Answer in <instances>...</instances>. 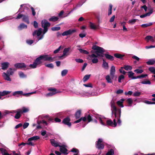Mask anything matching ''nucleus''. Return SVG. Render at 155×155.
Segmentation results:
<instances>
[{
    "label": "nucleus",
    "instance_id": "obj_9",
    "mask_svg": "<svg viewBox=\"0 0 155 155\" xmlns=\"http://www.w3.org/2000/svg\"><path fill=\"white\" fill-rule=\"evenodd\" d=\"M71 119L68 117L65 118L62 120V123L69 127H71V123L70 122Z\"/></svg>",
    "mask_w": 155,
    "mask_h": 155
},
{
    "label": "nucleus",
    "instance_id": "obj_11",
    "mask_svg": "<svg viewBox=\"0 0 155 155\" xmlns=\"http://www.w3.org/2000/svg\"><path fill=\"white\" fill-rule=\"evenodd\" d=\"M41 27L43 28H48L50 26L51 24L46 20H42L41 21Z\"/></svg>",
    "mask_w": 155,
    "mask_h": 155
},
{
    "label": "nucleus",
    "instance_id": "obj_54",
    "mask_svg": "<svg viewBox=\"0 0 155 155\" xmlns=\"http://www.w3.org/2000/svg\"><path fill=\"white\" fill-rule=\"evenodd\" d=\"M68 71L65 69L63 70L61 72V75L62 76H65L68 73Z\"/></svg>",
    "mask_w": 155,
    "mask_h": 155
},
{
    "label": "nucleus",
    "instance_id": "obj_4",
    "mask_svg": "<svg viewBox=\"0 0 155 155\" xmlns=\"http://www.w3.org/2000/svg\"><path fill=\"white\" fill-rule=\"evenodd\" d=\"M14 66L16 68L23 69L24 70L29 69L28 67L24 63L15 64L14 65Z\"/></svg>",
    "mask_w": 155,
    "mask_h": 155
},
{
    "label": "nucleus",
    "instance_id": "obj_15",
    "mask_svg": "<svg viewBox=\"0 0 155 155\" xmlns=\"http://www.w3.org/2000/svg\"><path fill=\"white\" fill-rule=\"evenodd\" d=\"M9 63L8 62H4L1 64L2 69L3 70H6L8 67Z\"/></svg>",
    "mask_w": 155,
    "mask_h": 155
},
{
    "label": "nucleus",
    "instance_id": "obj_58",
    "mask_svg": "<svg viewBox=\"0 0 155 155\" xmlns=\"http://www.w3.org/2000/svg\"><path fill=\"white\" fill-rule=\"evenodd\" d=\"M124 78V76L123 75H120L118 77V81L119 82H121V80Z\"/></svg>",
    "mask_w": 155,
    "mask_h": 155
},
{
    "label": "nucleus",
    "instance_id": "obj_36",
    "mask_svg": "<svg viewBox=\"0 0 155 155\" xmlns=\"http://www.w3.org/2000/svg\"><path fill=\"white\" fill-rule=\"evenodd\" d=\"M124 99H122L120 101H118L117 102V104L119 106L121 107H124V106L123 104Z\"/></svg>",
    "mask_w": 155,
    "mask_h": 155
},
{
    "label": "nucleus",
    "instance_id": "obj_46",
    "mask_svg": "<svg viewBox=\"0 0 155 155\" xmlns=\"http://www.w3.org/2000/svg\"><path fill=\"white\" fill-rule=\"evenodd\" d=\"M145 39L146 40H147L148 41L149 40H150L152 41H153V37H152L151 36H150V35L147 36L145 37Z\"/></svg>",
    "mask_w": 155,
    "mask_h": 155
},
{
    "label": "nucleus",
    "instance_id": "obj_17",
    "mask_svg": "<svg viewBox=\"0 0 155 155\" xmlns=\"http://www.w3.org/2000/svg\"><path fill=\"white\" fill-rule=\"evenodd\" d=\"M48 91L56 94L57 93H59L61 92V91H59V90H57L56 88H52V87H50L48 89Z\"/></svg>",
    "mask_w": 155,
    "mask_h": 155
},
{
    "label": "nucleus",
    "instance_id": "obj_57",
    "mask_svg": "<svg viewBox=\"0 0 155 155\" xmlns=\"http://www.w3.org/2000/svg\"><path fill=\"white\" fill-rule=\"evenodd\" d=\"M134 71L137 74H141L143 72V71L142 69H137L135 70Z\"/></svg>",
    "mask_w": 155,
    "mask_h": 155
},
{
    "label": "nucleus",
    "instance_id": "obj_52",
    "mask_svg": "<svg viewBox=\"0 0 155 155\" xmlns=\"http://www.w3.org/2000/svg\"><path fill=\"white\" fill-rule=\"evenodd\" d=\"M45 65L46 67L50 68H53L54 67V65L52 63H50L48 64H45Z\"/></svg>",
    "mask_w": 155,
    "mask_h": 155
},
{
    "label": "nucleus",
    "instance_id": "obj_27",
    "mask_svg": "<svg viewBox=\"0 0 155 155\" xmlns=\"http://www.w3.org/2000/svg\"><path fill=\"white\" fill-rule=\"evenodd\" d=\"M11 93V91H4L2 92H0V99L1 96H3L9 94Z\"/></svg>",
    "mask_w": 155,
    "mask_h": 155
},
{
    "label": "nucleus",
    "instance_id": "obj_62",
    "mask_svg": "<svg viewBox=\"0 0 155 155\" xmlns=\"http://www.w3.org/2000/svg\"><path fill=\"white\" fill-rule=\"evenodd\" d=\"M0 151L1 152L2 154H3L7 153V150L5 149L2 148H0Z\"/></svg>",
    "mask_w": 155,
    "mask_h": 155
},
{
    "label": "nucleus",
    "instance_id": "obj_59",
    "mask_svg": "<svg viewBox=\"0 0 155 155\" xmlns=\"http://www.w3.org/2000/svg\"><path fill=\"white\" fill-rule=\"evenodd\" d=\"M124 68L123 67H121L119 69V71L120 73L125 74L126 73V72L123 70Z\"/></svg>",
    "mask_w": 155,
    "mask_h": 155
},
{
    "label": "nucleus",
    "instance_id": "obj_21",
    "mask_svg": "<svg viewBox=\"0 0 155 155\" xmlns=\"http://www.w3.org/2000/svg\"><path fill=\"white\" fill-rule=\"evenodd\" d=\"M104 55H105L106 58L108 60L111 61H113L114 60V57L110 54H104Z\"/></svg>",
    "mask_w": 155,
    "mask_h": 155
},
{
    "label": "nucleus",
    "instance_id": "obj_28",
    "mask_svg": "<svg viewBox=\"0 0 155 155\" xmlns=\"http://www.w3.org/2000/svg\"><path fill=\"white\" fill-rule=\"evenodd\" d=\"M40 137L38 136H34L28 139V141H31L32 140H35L39 139Z\"/></svg>",
    "mask_w": 155,
    "mask_h": 155
},
{
    "label": "nucleus",
    "instance_id": "obj_26",
    "mask_svg": "<svg viewBox=\"0 0 155 155\" xmlns=\"http://www.w3.org/2000/svg\"><path fill=\"white\" fill-rule=\"evenodd\" d=\"M153 12V10L151 9L150 11L149 12L146 13V14H144L140 15V17L141 18H144L146 16H150V15Z\"/></svg>",
    "mask_w": 155,
    "mask_h": 155
},
{
    "label": "nucleus",
    "instance_id": "obj_19",
    "mask_svg": "<svg viewBox=\"0 0 155 155\" xmlns=\"http://www.w3.org/2000/svg\"><path fill=\"white\" fill-rule=\"evenodd\" d=\"M42 28H40L37 30L35 31L33 33V35L35 36L37 35V36H39L42 33Z\"/></svg>",
    "mask_w": 155,
    "mask_h": 155
},
{
    "label": "nucleus",
    "instance_id": "obj_1",
    "mask_svg": "<svg viewBox=\"0 0 155 155\" xmlns=\"http://www.w3.org/2000/svg\"><path fill=\"white\" fill-rule=\"evenodd\" d=\"M92 49L96 50L94 52L91 51L92 53H94V54H89L88 56L91 58H94L92 60V62L94 64L97 63L98 61V59L97 58L99 57H104V53L105 52V50L102 48L94 45L92 47Z\"/></svg>",
    "mask_w": 155,
    "mask_h": 155
},
{
    "label": "nucleus",
    "instance_id": "obj_29",
    "mask_svg": "<svg viewBox=\"0 0 155 155\" xmlns=\"http://www.w3.org/2000/svg\"><path fill=\"white\" fill-rule=\"evenodd\" d=\"M81 111L80 110H78L75 114V117L76 119L79 118L81 117Z\"/></svg>",
    "mask_w": 155,
    "mask_h": 155
},
{
    "label": "nucleus",
    "instance_id": "obj_60",
    "mask_svg": "<svg viewBox=\"0 0 155 155\" xmlns=\"http://www.w3.org/2000/svg\"><path fill=\"white\" fill-rule=\"evenodd\" d=\"M141 93L138 91L135 92L133 94V96L134 97H139L140 96Z\"/></svg>",
    "mask_w": 155,
    "mask_h": 155
},
{
    "label": "nucleus",
    "instance_id": "obj_12",
    "mask_svg": "<svg viewBox=\"0 0 155 155\" xmlns=\"http://www.w3.org/2000/svg\"><path fill=\"white\" fill-rule=\"evenodd\" d=\"M76 31L75 29H69L68 31H64L62 34V35L63 36L69 35L76 32Z\"/></svg>",
    "mask_w": 155,
    "mask_h": 155
},
{
    "label": "nucleus",
    "instance_id": "obj_16",
    "mask_svg": "<svg viewBox=\"0 0 155 155\" xmlns=\"http://www.w3.org/2000/svg\"><path fill=\"white\" fill-rule=\"evenodd\" d=\"M70 49L71 48L70 47L65 48L63 51V55L61 56H59V58H61L63 56L68 55L69 54H67V53L69 52Z\"/></svg>",
    "mask_w": 155,
    "mask_h": 155
},
{
    "label": "nucleus",
    "instance_id": "obj_18",
    "mask_svg": "<svg viewBox=\"0 0 155 155\" xmlns=\"http://www.w3.org/2000/svg\"><path fill=\"white\" fill-rule=\"evenodd\" d=\"M2 76L4 79L7 81H11V79L10 77V75L7 74L5 72H3L2 74Z\"/></svg>",
    "mask_w": 155,
    "mask_h": 155
},
{
    "label": "nucleus",
    "instance_id": "obj_30",
    "mask_svg": "<svg viewBox=\"0 0 155 155\" xmlns=\"http://www.w3.org/2000/svg\"><path fill=\"white\" fill-rule=\"evenodd\" d=\"M71 152L73 153H75L74 154V155H78L79 153V150L76 148H73L71 151Z\"/></svg>",
    "mask_w": 155,
    "mask_h": 155
},
{
    "label": "nucleus",
    "instance_id": "obj_43",
    "mask_svg": "<svg viewBox=\"0 0 155 155\" xmlns=\"http://www.w3.org/2000/svg\"><path fill=\"white\" fill-rule=\"evenodd\" d=\"M152 25V23L150 22L147 24H142L141 25V26L143 28H146Z\"/></svg>",
    "mask_w": 155,
    "mask_h": 155
},
{
    "label": "nucleus",
    "instance_id": "obj_50",
    "mask_svg": "<svg viewBox=\"0 0 155 155\" xmlns=\"http://www.w3.org/2000/svg\"><path fill=\"white\" fill-rule=\"evenodd\" d=\"M86 0H81L80 2H79L76 5V7L81 6L86 1Z\"/></svg>",
    "mask_w": 155,
    "mask_h": 155
},
{
    "label": "nucleus",
    "instance_id": "obj_31",
    "mask_svg": "<svg viewBox=\"0 0 155 155\" xmlns=\"http://www.w3.org/2000/svg\"><path fill=\"white\" fill-rule=\"evenodd\" d=\"M147 64L148 65H152L155 64V60L151 59L149 60L146 62Z\"/></svg>",
    "mask_w": 155,
    "mask_h": 155
},
{
    "label": "nucleus",
    "instance_id": "obj_7",
    "mask_svg": "<svg viewBox=\"0 0 155 155\" xmlns=\"http://www.w3.org/2000/svg\"><path fill=\"white\" fill-rule=\"evenodd\" d=\"M106 126H110L113 127H115L117 125V123L115 119H114L113 122L110 119L106 121Z\"/></svg>",
    "mask_w": 155,
    "mask_h": 155
},
{
    "label": "nucleus",
    "instance_id": "obj_23",
    "mask_svg": "<svg viewBox=\"0 0 155 155\" xmlns=\"http://www.w3.org/2000/svg\"><path fill=\"white\" fill-rule=\"evenodd\" d=\"M15 113H16V114L15 116V118L16 119H19L21 117L22 114L19 109H18Z\"/></svg>",
    "mask_w": 155,
    "mask_h": 155
},
{
    "label": "nucleus",
    "instance_id": "obj_44",
    "mask_svg": "<svg viewBox=\"0 0 155 155\" xmlns=\"http://www.w3.org/2000/svg\"><path fill=\"white\" fill-rule=\"evenodd\" d=\"M148 70L152 73L155 74V68L150 67L148 68Z\"/></svg>",
    "mask_w": 155,
    "mask_h": 155
},
{
    "label": "nucleus",
    "instance_id": "obj_33",
    "mask_svg": "<svg viewBox=\"0 0 155 155\" xmlns=\"http://www.w3.org/2000/svg\"><path fill=\"white\" fill-rule=\"evenodd\" d=\"M58 19V18L57 17L53 16L49 19V20L51 21L55 22L57 21Z\"/></svg>",
    "mask_w": 155,
    "mask_h": 155
},
{
    "label": "nucleus",
    "instance_id": "obj_32",
    "mask_svg": "<svg viewBox=\"0 0 155 155\" xmlns=\"http://www.w3.org/2000/svg\"><path fill=\"white\" fill-rule=\"evenodd\" d=\"M27 28V26L26 25H25L24 23H21V24L18 27V28L20 30H21L24 28Z\"/></svg>",
    "mask_w": 155,
    "mask_h": 155
},
{
    "label": "nucleus",
    "instance_id": "obj_64",
    "mask_svg": "<svg viewBox=\"0 0 155 155\" xmlns=\"http://www.w3.org/2000/svg\"><path fill=\"white\" fill-rule=\"evenodd\" d=\"M84 86L86 87H93L92 84L91 83H88L87 84H83Z\"/></svg>",
    "mask_w": 155,
    "mask_h": 155
},
{
    "label": "nucleus",
    "instance_id": "obj_20",
    "mask_svg": "<svg viewBox=\"0 0 155 155\" xmlns=\"http://www.w3.org/2000/svg\"><path fill=\"white\" fill-rule=\"evenodd\" d=\"M102 67L105 69H108L109 68V65L108 63L104 59H103Z\"/></svg>",
    "mask_w": 155,
    "mask_h": 155
},
{
    "label": "nucleus",
    "instance_id": "obj_45",
    "mask_svg": "<svg viewBox=\"0 0 155 155\" xmlns=\"http://www.w3.org/2000/svg\"><path fill=\"white\" fill-rule=\"evenodd\" d=\"M13 73L14 72L12 71V68H9L8 70L7 71L6 74L9 75H12Z\"/></svg>",
    "mask_w": 155,
    "mask_h": 155
},
{
    "label": "nucleus",
    "instance_id": "obj_47",
    "mask_svg": "<svg viewBox=\"0 0 155 155\" xmlns=\"http://www.w3.org/2000/svg\"><path fill=\"white\" fill-rule=\"evenodd\" d=\"M114 154V150L113 149H111L107 153L106 155H113Z\"/></svg>",
    "mask_w": 155,
    "mask_h": 155
},
{
    "label": "nucleus",
    "instance_id": "obj_6",
    "mask_svg": "<svg viewBox=\"0 0 155 155\" xmlns=\"http://www.w3.org/2000/svg\"><path fill=\"white\" fill-rule=\"evenodd\" d=\"M113 114H114V117L115 119H117V123L118 125L120 126L121 125V121L120 120V118L121 114V111L119 110V111H118L117 112H114Z\"/></svg>",
    "mask_w": 155,
    "mask_h": 155
},
{
    "label": "nucleus",
    "instance_id": "obj_40",
    "mask_svg": "<svg viewBox=\"0 0 155 155\" xmlns=\"http://www.w3.org/2000/svg\"><path fill=\"white\" fill-rule=\"evenodd\" d=\"M23 93L22 91H17L14 92L13 93V96H15L17 95H22Z\"/></svg>",
    "mask_w": 155,
    "mask_h": 155
},
{
    "label": "nucleus",
    "instance_id": "obj_2",
    "mask_svg": "<svg viewBox=\"0 0 155 155\" xmlns=\"http://www.w3.org/2000/svg\"><path fill=\"white\" fill-rule=\"evenodd\" d=\"M22 18V21L27 24H29L30 21H29V17L28 15H26L19 13L17 17L16 18V19H19L21 18Z\"/></svg>",
    "mask_w": 155,
    "mask_h": 155
},
{
    "label": "nucleus",
    "instance_id": "obj_49",
    "mask_svg": "<svg viewBox=\"0 0 155 155\" xmlns=\"http://www.w3.org/2000/svg\"><path fill=\"white\" fill-rule=\"evenodd\" d=\"M37 65L36 63L34 61L33 64H30L29 67H30L31 68H35L37 67Z\"/></svg>",
    "mask_w": 155,
    "mask_h": 155
},
{
    "label": "nucleus",
    "instance_id": "obj_25",
    "mask_svg": "<svg viewBox=\"0 0 155 155\" xmlns=\"http://www.w3.org/2000/svg\"><path fill=\"white\" fill-rule=\"evenodd\" d=\"M50 141L51 143L52 146L55 147H60V146H61V145H59V144L58 142H56L55 141L54 139H51L50 140Z\"/></svg>",
    "mask_w": 155,
    "mask_h": 155
},
{
    "label": "nucleus",
    "instance_id": "obj_35",
    "mask_svg": "<svg viewBox=\"0 0 155 155\" xmlns=\"http://www.w3.org/2000/svg\"><path fill=\"white\" fill-rule=\"evenodd\" d=\"M106 80H107V82L108 83H111L112 82V78H111L110 77V76L109 75H107L105 77Z\"/></svg>",
    "mask_w": 155,
    "mask_h": 155
},
{
    "label": "nucleus",
    "instance_id": "obj_3",
    "mask_svg": "<svg viewBox=\"0 0 155 155\" xmlns=\"http://www.w3.org/2000/svg\"><path fill=\"white\" fill-rule=\"evenodd\" d=\"M115 100L113 98L110 102L111 107L112 108V109H111L112 114H113L114 112H117L119 111V110H120V111H121L120 108H117L115 106Z\"/></svg>",
    "mask_w": 155,
    "mask_h": 155
},
{
    "label": "nucleus",
    "instance_id": "obj_24",
    "mask_svg": "<svg viewBox=\"0 0 155 155\" xmlns=\"http://www.w3.org/2000/svg\"><path fill=\"white\" fill-rule=\"evenodd\" d=\"M42 60L40 56L37 58L34 61L37 64V65H39L42 63V62L41 60Z\"/></svg>",
    "mask_w": 155,
    "mask_h": 155
},
{
    "label": "nucleus",
    "instance_id": "obj_14",
    "mask_svg": "<svg viewBox=\"0 0 155 155\" xmlns=\"http://www.w3.org/2000/svg\"><path fill=\"white\" fill-rule=\"evenodd\" d=\"M60 151L62 153L67 155L68 154V153L67 152L68 151V150L65 148V146L64 145H62L60 146Z\"/></svg>",
    "mask_w": 155,
    "mask_h": 155
},
{
    "label": "nucleus",
    "instance_id": "obj_56",
    "mask_svg": "<svg viewBox=\"0 0 155 155\" xmlns=\"http://www.w3.org/2000/svg\"><path fill=\"white\" fill-rule=\"evenodd\" d=\"M137 19H133L131 20H130L128 21V22L129 24H133L135 23V22L136 21Z\"/></svg>",
    "mask_w": 155,
    "mask_h": 155
},
{
    "label": "nucleus",
    "instance_id": "obj_61",
    "mask_svg": "<svg viewBox=\"0 0 155 155\" xmlns=\"http://www.w3.org/2000/svg\"><path fill=\"white\" fill-rule=\"evenodd\" d=\"M144 102L147 104H155V102L150 101L147 100L144 101Z\"/></svg>",
    "mask_w": 155,
    "mask_h": 155
},
{
    "label": "nucleus",
    "instance_id": "obj_38",
    "mask_svg": "<svg viewBox=\"0 0 155 155\" xmlns=\"http://www.w3.org/2000/svg\"><path fill=\"white\" fill-rule=\"evenodd\" d=\"M91 76V74L86 75L84 77L83 80L84 82H86L90 78Z\"/></svg>",
    "mask_w": 155,
    "mask_h": 155
},
{
    "label": "nucleus",
    "instance_id": "obj_48",
    "mask_svg": "<svg viewBox=\"0 0 155 155\" xmlns=\"http://www.w3.org/2000/svg\"><path fill=\"white\" fill-rule=\"evenodd\" d=\"M127 101L129 104V106H131L133 103V100L131 98H128L127 100Z\"/></svg>",
    "mask_w": 155,
    "mask_h": 155
},
{
    "label": "nucleus",
    "instance_id": "obj_55",
    "mask_svg": "<svg viewBox=\"0 0 155 155\" xmlns=\"http://www.w3.org/2000/svg\"><path fill=\"white\" fill-rule=\"evenodd\" d=\"M61 29L60 27H52L51 28V30L52 31H58L60 30Z\"/></svg>",
    "mask_w": 155,
    "mask_h": 155
},
{
    "label": "nucleus",
    "instance_id": "obj_8",
    "mask_svg": "<svg viewBox=\"0 0 155 155\" xmlns=\"http://www.w3.org/2000/svg\"><path fill=\"white\" fill-rule=\"evenodd\" d=\"M40 56L42 60H43L44 61H54V58H52L51 57H49V55H41Z\"/></svg>",
    "mask_w": 155,
    "mask_h": 155
},
{
    "label": "nucleus",
    "instance_id": "obj_13",
    "mask_svg": "<svg viewBox=\"0 0 155 155\" xmlns=\"http://www.w3.org/2000/svg\"><path fill=\"white\" fill-rule=\"evenodd\" d=\"M115 67L114 66H112L110 68V75L112 79H114L115 76Z\"/></svg>",
    "mask_w": 155,
    "mask_h": 155
},
{
    "label": "nucleus",
    "instance_id": "obj_5",
    "mask_svg": "<svg viewBox=\"0 0 155 155\" xmlns=\"http://www.w3.org/2000/svg\"><path fill=\"white\" fill-rule=\"evenodd\" d=\"M102 139H99L98 141L96 142L95 146L96 148L99 150H102L104 148V145L102 143Z\"/></svg>",
    "mask_w": 155,
    "mask_h": 155
},
{
    "label": "nucleus",
    "instance_id": "obj_37",
    "mask_svg": "<svg viewBox=\"0 0 155 155\" xmlns=\"http://www.w3.org/2000/svg\"><path fill=\"white\" fill-rule=\"evenodd\" d=\"M19 110L21 113V114L23 113H25L28 111L29 110L28 109L25 107H23L21 109H19Z\"/></svg>",
    "mask_w": 155,
    "mask_h": 155
},
{
    "label": "nucleus",
    "instance_id": "obj_10",
    "mask_svg": "<svg viewBox=\"0 0 155 155\" xmlns=\"http://www.w3.org/2000/svg\"><path fill=\"white\" fill-rule=\"evenodd\" d=\"M92 116V115L90 114H85L84 116L83 117H85L86 118V120L84 122H86L87 121V123H88L91 122L93 121V119Z\"/></svg>",
    "mask_w": 155,
    "mask_h": 155
},
{
    "label": "nucleus",
    "instance_id": "obj_34",
    "mask_svg": "<svg viewBox=\"0 0 155 155\" xmlns=\"http://www.w3.org/2000/svg\"><path fill=\"white\" fill-rule=\"evenodd\" d=\"M123 67L125 70L126 71H130L132 69V67L128 65H124Z\"/></svg>",
    "mask_w": 155,
    "mask_h": 155
},
{
    "label": "nucleus",
    "instance_id": "obj_41",
    "mask_svg": "<svg viewBox=\"0 0 155 155\" xmlns=\"http://www.w3.org/2000/svg\"><path fill=\"white\" fill-rule=\"evenodd\" d=\"M85 118H85L83 117H81L78 120H77L76 121H75L74 122V123L75 124L77 123L80 122L81 120H82L84 122V121H85V120H86Z\"/></svg>",
    "mask_w": 155,
    "mask_h": 155
},
{
    "label": "nucleus",
    "instance_id": "obj_63",
    "mask_svg": "<svg viewBox=\"0 0 155 155\" xmlns=\"http://www.w3.org/2000/svg\"><path fill=\"white\" fill-rule=\"evenodd\" d=\"M141 83L143 84H151V82L149 80H147V81H142Z\"/></svg>",
    "mask_w": 155,
    "mask_h": 155
},
{
    "label": "nucleus",
    "instance_id": "obj_39",
    "mask_svg": "<svg viewBox=\"0 0 155 155\" xmlns=\"http://www.w3.org/2000/svg\"><path fill=\"white\" fill-rule=\"evenodd\" d=\"M128 77L129 78H131L133 79V78L135 76H134V73L132 71H129L127 72Z\"/></svg>",
    "mask_w": 155,
    "mask_h": 155
},
{
    "label": "nucleus",
    "instance_id": "obj_42",
    "mask_svg": "<svg viewBox=\"0 0 155 155\" xmlns=\"http://www.w3.org/2000/svg\"><path fill=\"white\" fill-rule=\"evenodd\" d=\"M18 74L21 78H24L27 77V76L22 71H20L18 72Z\"/></svg>",
    "mask_w": 155,
    "mask_h": 155
},
{
    "label": "nucleus",
    "instance_id": "obj_53",
    "mask_svg": "<svg viewBox=\"0 0 155 155\" xmlns=\"http://www.w3.org/2000/svg\"><path fill=\"white\" fill-rule=\"evenodd\" d=\"M90 26L91 29H96L97 28L96 26L91 22H90Z\"/></svg>",
    "mask_w": 155,
    "mask_h": 155
},
{
    "label": "nucleus",
    "instance_id": "obj_22",
    "mask_svg": "<svg viewBox=\"0 0 155 155\" xmlns=\"http://www.w3.org/2000/svg\"><path fill=\"white\" fill-rule=\"evenodd\" d=\"M114 56L117 58L120 59L121 60H123V58L124 56V55L120 54L119 53H115L114 54Z\"/></svg>",
    "mask_w": 155,
    "mask_h": 155
},
{
    "label": "nucleus",
    "instance_id": "obj_51",
    "mask_svg": "<svg viewBox=\"0 0 155 155\" xmlns=\"http://www.w3.org/2000/svg\"><path fill=\"white\" fill-rule=\"evenodd\" d=\"M112 5L111 4H110L109 8L108 9V15H110L112 13Z\"/></svg>",
    "mask_w": 155,
    "mask_h": 155
}]
</instances>
